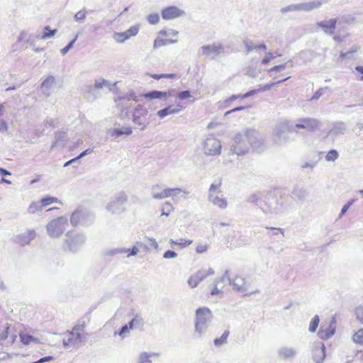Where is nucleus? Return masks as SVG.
Instances as JSON below:
<instances>
[{"mask_svg":"<svg viewBox=\"0 0 363 363\" xmlns=\"http://www.w3.org/2000/svg\"><path fill=\"white\" fill-rule=\"evenodd\" d=\"M269 76L274 80V82L265 84L259 90L265 91L271 89L276 84L289 79L291 76V70L287 63L274 66L269 70Z\"/></svg>","mask_w":363,"mask_h":363,"instance_id":"nucleus-1","label":"nucleus"},{"mask_svg":"<svg viewBox=\"0 0 363 363\" xmlns=\"http://www.w3.org/2000/svg\"><path fill=\"white\" fill-rule=\"evenodd\" d=\"M225 279L229 281L233 289L238 291L244 293L245 294H251L255 292L251 284L247 281L245 277L237 272L226 271L224 274Z\"/></svg>","mask_w":363,"mask_h":363,"instance_id":"nucleus-2","label":"nucleus"},{"mask_svg":"<svg viewBox=\"0 0 363 363\" xmlns=\"http://www.w3.org/2000/svg\"><path fill=\"white\" fill-rule=\"evenodd\" d=\"M338 20L337 18H330L329 20L322 21L318 23V26L323 31L326 33L333 35V39L337 43H342L345 39L349 36L347 32H345L344 34L335 33V28Z\"/></svg>","mask_w":363,"mask_h":363,"instance_id":"nucleus-3","label":"nucleus"},{"mask_svg":"<svg viewBox=\"0 0 363 363\" xmlns=\"http://www.w3.org/2000/svg\"><path fill=\"white\" fill-rule=\"evenodd\" d=\"M69 226V223L65 217H58L52 220L46 226L48 235L51 238H59Z\"/></svg>","mask_w":363,"mask_h":363,"instance_id":"nucleus-4","label":"nucleus"},{"mask_svg":"<svg viewBox=\"0 0 363 363\" xmlns=\"http://www.w3.org/2000/svg\"><path fill=\"white\" fill-rule=\"evenodd\" d=\"M178 32L174 30H160L156 39L154 40L153 48H159L162 46L177 42Z\"/></svg>","mask_w":363,"mask_h":363,"instance_id":"nucleus-5","label":"nucleus"},{"mask_svg":"<svg viewBox=\"0 0 363 363\" xmlns=\"http://www.w3.org/2000/svg\"><path fill=\"white\" fill-rule=\"evenodd\" d=\"M212 313L206 307L199 308L196 311L195 328L199 333H201L203 328L211 320Z\"/></svg>","mask_w":363,"mask_h":363,"instance_id":"nucleus-6","label":"nucleus"},{"mask_svg":"<svg viewBox=\"0 0 363 363\" xmlns=\"http://www.w3.org/2000/svg\"><path fill=\"white\" fill-rule=\"evenodd\" d=\"M203 151L207 155H218L221 151V145L220 141L213 138H208L203 144Z\"/></svg>","mask_w":363,"mask_h":363,"instance_id":"nucleus-7","label":"nucleus"},{"mask_svg":"<svg viewBox=\"0 0 363 363\" xmlns=\"http://www.w3.org/2000/svg\"><path fill=\"white\" fill-rule=\"evenodd\" d=\"M335 331V322L333 320L324 321L318 333V335L322 340H327L331 337Z\"/></svg>","mask_w":363,"mask_h":363,"instance_id":"nucleus-8","label":"nucleus"},{"mask_svg":"<svg viewBox=\"0 0 363 363\" xmlns=\"http://www.w3.org/2000/svg\"><path fill=\"white\" fill-rule=\"evenodd\" d=\"M213 274L214 271L212 268H208L206 270H199L195 274L189 277L188 284L191 288L196 287L206 277L213 275Z\"/></svg>","mask_w":363,"mask_h":363,"instance_id":"nucleus-9","label":"nucleus"},{"mask_svg":"<svg viewBox=\"0 0 363 363\" xmlns=\"http://www.w3.org/2000/svg\"><path fill=\"white\" fill-rule=\"evenodd\" d=\"M143 325V318L138 315H136L128 323V325H124L120 332L118 333V335L121 336H125L127 333H129L130 330H133L135 328H140Z\"/></svg>","mask_w":363,"mask_h":363,"instance_id":"nucleus-10","label":"nucleus"},{"mask_svg":"<svg viewBox=\"0 0 363 363\" xmlns=\"http://www.w3.org/2000/svg\"><path fill=\"white\" fill-rule=\"evenodd\" d=\"M319 125V121L314 118H305L298 120L296 127L299 129H306L309 131L315 130Z\"/></svg>","mask_w":363,"mask_h":363,"instance_id":"nucleus-11","label":"nucleus"},{"mask_svg":"<svg viewBox=\"0 0 363 363\" xmlns=\"http://www.w3.org/2000/svg\"><path fill=\"white\" fill-rule=\"evenodd\" d=\"M225 277L224 275L219 279H217L214 285L209 289V293L211 296H221L227 289V285L225 284Z\"/></svg>","mask_w":363,"mask_h":363,"instance_id":"nucleus-12","label":"nucleus"},{"mask_svg":"<svg viewBox=\"0 0 363 363\" xmlns=\"http://www.w3.org/2000/svg\"><path fill=\"white\" fill-rule=\"evenodd\" d=\"M183 14L184 11L177 6H168L161 12L162 17L164 20H172L180 17Z\"/></svg>","mask_w":363,"mask_h":363,"instance_id":"nucleus-13","label":"nucleus"},{"mask_svg":"<svg viewBox=\"0 0 363 363\" xmlns=\"http://www.w3.org/2000/svg\"><path fill=\"white\" fill-rule=\"evenodd\" d=\"M19 338L21 342L24 345H28L32 343L38 344L40 340L38 338L34 337L28 330H24L19 333Z\"/></svg>","mask_w":363,"mask_h":363,"instance_id":"nucleus-14","label":"nucleus"},{"mask_svg":"<svg viewBox=\"0 0 363 363\" xmlns=\"http://www.w3.org/2000/svg\"><path fill=\"white\" fill-rule=\"evenodd\" d=\"M183 108L184 107L180 104H177L175 106L170 105L157 111V114L160 118H162L168 115L177 113L180 112Z\"/></svg>","mask_w":363,"mask_h":363,"instance_id":"nucleus-15","label":"nucleus"},{"mask_svg":"<svg viewBox=\"0 0 363 363\" xmlns=\"http://www.w3.org/2000/svg\"><path fill=\"white\" fill-rule=\"evenodd\" d=\"M325 347L323 344L314 347L312 351L313 358L316 363H322L325 356Z\"/></svg>","mask_w":363,"mask_h":363,"instance_id":"nucleus-16","label":"nucleus"},{"mask_svg":"<svg viewBox=\"0 0 363 363\" xmlns=\"http://www.w3.org/2000/svg\"><path fill=\"white\" fill-rule=\"evenodd\" d=\"M181 191L182 190L179 188L165 189L160 193L155 194L153 197L157 199L172 197L179 194Z\"/></svg>","mask_w":363,"mask_h":363,"instance_id":"nucleus-17","label":"nucleus"},{"mask_svg":"<svg viewBox=\"0 0 363 363\" xmlns=\"http://www.w3.org/2000/svg\"><path fill=\"white\" fill-rule=\"evenodd\" d=\"M86 218V215L80 211H75L71 216L70 222L73 225H77Z\"/></svg>","mask_w":363,"mask_h":363,"instance_id":"nucleus-18","label":"nucleus"},{"mask_svg":"<svg viewBox=\"0 0 363 363\" xmlns=\"http://www.w3.org/2000/svg\"><path fill=\"white\" fill-rule=\"evenodd\" d=\"M255 92H256V91H250L245 94H233V95L230 96L229 98H228L227 99H225V106L226 107L229 106L230 105V104L236 99H243L250 96H252Z\"/></svg>","mask_w":363,"mask_h":363,"instance_id":"nucleus-19","label":"nucleus"},{"mask_svg":"<svg viewBox=\"0 0 363 363\" xmlns=\"http://www.w3.org/2000/svg\"><path fill=\"white\" fill-rule=\"evenodd\" d=\"M171 242L172 245L179 246L181 248H184L191 245L193 243V240L189 239L181 238L179 240L174 241L172 240Z\"/></svg>","mask_w":363,"mask_h":363,"instance_id":"nucleus-20","label":"nucleus"},{"mask_svg":"<svg viewBox=\"0 0 363 363\" xmlns=\"http://www.w3.org/2000/svg\"><path fill=\"white\" fill-rule=\"evenodd\" d=\"M113 38L114 40L118 43H124L125 40H128L125 31L120 32V33H114L113 35Z\"/></svg>","mask_w":363,"mask_h":363,"instance_id":"nucleus-21","label":"nucleus"},{"mask_svg":"<svg viewBox=\"0 0 363 363\" xmlns=\"http://www.w3.org/2000/svg\"><path fill=\"white\" fill-rule=\"evenodd\" d=\"M148 76L152 77L154 79L159 80L160 79H175L177 77V74L174 73L171 74H147Z\"/></svg>","mask_w":363,"mask_h":363,"instance_id":"nucleus-22","label":"nucleus"},{"mask_svg":"<svg viewBox=\"0 0 363 363\" xmlns=\"http://www.w3.org/2000/svg\"><path fill=\"white\" fill-rule=\"evenodd\" d=\"M35 237L34 232H28L26 235H23L18 237L19 242L23 244H28L31 240Z\"/></svg>","mask_w":363,"mask_h":363,"instance_id":"nucleus-23","label":"nucleus"},{"mask_svg":"<svg viewBox=\"0 0 363 363\" xmlns=\"http://www.w3.org/2000/svg\"><path fill=\"white\" fill-rule=\"evenodd\" d=\"M212 202L214 205L217 206L218 207L220 208H225L227 207V201L223 197H218L216 196L213 200Z\"/></svg>","mask_w":363,"mask_h":363,"instance_id":"nucleus-24","label":"nucleus"},{"mask_svg":"<svg viewBox=\"0 0 363 363\" xmlns=\"http://www.w3.org/2000/svg\"><path fill=\"white\" fill-rule=\"evenodd\" d=\"M229 331H225L223 335L219 338H216L214 340V344L216 346H220L227 342V339L229 336Z\"/></svg>","mask_w":363,"mask_h":363,"instance_id":"nucleus-25","label":"nucleus"},{"mask_svg":"<svg viewBox=\"0 0 363 363\" xmlns=\"http://www.w3.org/2000/svg\"><path fill=\"white\" fill-rule=\"evenodd\" d=\"M140 30L139 25H134L130 26L128 30H125L128 38L130 39L132 37L135 36Z\"/></svg>","mask_w":363,"mask_h":363,"instance_id":"nucleus-26","label":"nucleus"},{"mask_svg":"<svg viewBox=\"0 0 363 363\" xmlns=\"http://www.w3.org/2000/svg\"><path fill=\"white\" fill-rule=\"evenodd\" d=\"M352 340L357 344L363 345V328L358 330L352 336Z\"/></svg>","mask_w":363,"mask_h":363,"instance_id":"nucleus-27","label":"nucleus"},{"mask_svg":"<svg viewBox=\"0 0 363 363\" xmlns=\"http://www.w3.org/2000/svg\"><path fill=\"white\" fill-rule=\"evenodd\" d=\"M11 330V328L9 326H5L0 329V343L8 338Z\"/></svg>","mask_w":363,"mask_h":363,"instance_id":"nucleus-28","label":"nucleus"},{"mask_svg":"<svg viewBox=\"0 0 363 363\" xmlns=\"http://www.w3.org/2000/svg\"><path fill=\"white\" fill-rule=\"evenodd\" d=\"M319 322H320V319H319V317L318 315H315L311 323H310V325H309V331L311 332V333H314L317 330V328L319 325Z\"/></svg>","mask_w":363,"mask_h":363,"instance_id":"nucleus-29","label":"nucleus"},{"mask_svg":"<svg viewBox=\"0 0 363 363\" xmlns=\"http://www.w3.org/2000/svg\"><path fill=\"white\" fill-rule=\"evenodd\" d=\"M160 95H161V91H152L147 93H145L143 95L145 99H160Z\"/></svg>","mask_w":363,"mask_h":363,"instance_id":"nucleus-30","label":"nucleus"},{"mask_svg":"<svg viewBox=\"0 0 363 363\" xmlns=\"http://www.w3.org/2000/svg\"><path fill=\"white\" fill-rule=\"evenodd\" d=\"M57 202V199L52 196H48L46 198H43L40 199V203L42 206H47L54 203Z\"/></svg>","mask_w":363,"mask_h":363,"instance_id":"nucleus-31","label":"nucleus"},{"mask_svg":"<svg viewBox=\"0 0 363 363\" xmlns=\"http://www.w3.org/2000/svg\"><path fill=\"white\" fill-rule=\"evenodd\" d=\"M45 31L43 33V34L41 36V39H43V40L48 39L50 37H52L53 35H55V34L57 32L56 29L50 30L49 26H46L45 28Z\"/></svg>","mask_w":363,"mask_h":363,"instance_id":"nucleus-32","label":"nucleus"},{"mask_svg":"<svg viewBox=\"0 0 363 363\" xmlns=\"http://www.w3.org/2000/svg\"><path fill=\"white\" fill-rule=\"evenodd\" d=\"M155 355V354H147L143 352L140 355L138 363H150V357Z\"/></svg>","mask_w":363,"mask_h":363,"instance_id":"nucleus-33","label":"nucleus"},{"mask_svg":"<svg viewBox=\"0 0 363 363\" xmlns=\"http://www.w3.org/2000/svg\"><path fill=\"white\" fill-rule=\"evenodd\" d=\"M209 245L207 243L200 242L196 247V252L199 254H203L207 252Z\"/></svg>","mask_w":363,"mask_h":363,"instance_id":"nucleus-34","label":"nucleus"},{"mask_svg":"<svg viewBox=\"0 0 363 363\" xmlns=\"http://www.w3.org/2000/svg\"><path fill=\"white\" fill-rule=\"evenodd\" d=\"M354 313L357 320L363 325V306L357 307Z\"/></svg>","mask_w":363,"mask_h":363,"instance_id":"nucleus-35","label":"nucleus"},{"mask_svg":"<svg viewBox=\"0 0 363 363\" xmlns=\"http://www.w3.org/2000/svg\"><path fill=\"white\" fill-rule=\"evenodd\" d=\"M338 152L335 150H330L326 156L325 160L327 161H335L338 157Z\"/></svg>","mask_w":363,"mask_h":363,"instance_id":"nucleus-36","label":"nucleus"},{"mask_svg":"<svg viewBox=\"0 0 363 363\" xmlns=\"http://www.w3.org/2000/svg\"><path fill=\"white\" fill-rule=\"evenodd\" d=\"M147 21L152 25L157 24L160 21V16L157 13H151L148 15Z\"/></svg>","mask_w":363,"mask_h":363,"instance_id":"nucleus-37","label":"nucleus"},{"mask_svg":"<svg viewBox=\"0 0 363 363\" xmlns=\"http://www.w3.org/2000/svg\"><path fill=\"white\" fill-rule=\"evenodd\" d=\"M191 96V92L187 90L180 91L177 94V98L181 101L190 99Z\"/></svg>","mask_w":363,"mask_h":363,"instance_id":"nucleus-38","label":"nucleus"},{"mask_svg":"<svg viewBox=\"0 0 363 363\" xmlns=\"http://www.w3.org/2000/svg\"><path fill=\"white\" fill-rule=\"evenodd\" d=\"M173 210V206L170 203H165L162 207V214L168 216L169 213Z\"/></svg>","mask_w":363,"mask_h":363,"instance_id":"nucleus-39","label":"nucleus"},{"mask_svg":"<svg viewBox=\"0 0 363 363\" xmlns=\"http://www.w3.org/2000/svg\"><path fill=\"white\" fill-rule=\"evenodd\" d=\"M276 57L277 55H274L272 52H268L266 54L265 57L262 60V64L266 65Z\"/></svg>","mask_w":363,"mask_h":363,"instance_id":"nucleus-40","label":"nucleus"},{"mask_svg":"<svg viewBox=\"0 0 363 363\" xmlns=\"http://www.w3.org/2000/svg\"><path fill=\"white\" fill-rule=\"evenodd\" d=\"M88 152H90L89 150H84V152H82L79 156H77V157L67 162L65 164V167L66 166H68L71 163H72L73 162L76 161L77 160L84 157V155H86Z\"/></svg>","mask_w":363,"mask_h":363,"instance_id":"nucleus-41","label":"nucleus"},{"mask_svg":"<svg viewBox=\"0 0 363 363\" xmlns=\"http://www.w3.org/2000/svg\"><path fill=\"white\" fill-rule=\"evenodd\" d=\"M40 207L37 203H33L29 206L28 211L30 213H35L36 211H39Z\"/></svg>","mask_w":363,"mask_h":363,"instance_id":"nucleus-42","label":"nucleus"},{"mask_svg":"<svg viewBox=\"0 0 363 363\" xmlns=\"http://www.w3.org/2000/svg\"><path fill=\"white\" fill-rule=\"evenodd\" d=\"M77 36H76L66 47L62 49L61 52L62 54H65L73 45L76 41Z\"/></svg>","mask_w":363,"mask_h":363,"instance_id":"nucleus-43","label":"nucleus"},{"mask_svg":"<svg viewBox=\"0 0 363 363\" xmlns=\"http://www.w3.org/2000/svg\"><path fill=\"white\" fill-rule=\"evenodd\" d=\"M163 257L166 259L174 258L177 257V253L172 250H167L164 253Z\"/></svg>","mask_w":363,"mask_h":363,"instance_id":"nucleus-44","label":"nucleus"},{"mask_svg":"<svg viewBox=\"0 0 363 363\" xmlns=\"http://www.w3.org/2000/svg\"><path fill=\"white\" fill-rule=\"evenodd\" d=\"M138 248L137 247H133L132 249H128L125 250L128 257L133 256L136 255L138 252Z\"/></svg>","mask_w":363,"mask_h":363,"instance_id":"nucleus-45","label":"nucleus"},{"mask_svg":"<svg viewBox=\"0 0 363 363\" xmlns=\"http://www.w3.org/2000/svg\"><path fill=\"white\" fill-rule=\"evenodd\" d=\"M85 17H86V13H85V11H78L75 14V18L77 21L83 20L85 18Z\"/></svg>","mask_w":363,"mask_h":363,"instance_id":"nucleus-46","label":"nucleus"},{"mask_svg":"<svg viewBox=\"0 0 363 363\" xmlns=\"http://www.w3.org/2000/svg\"><path fill=\"white\" fill-rule=\"evenodd\" d=\"M266 45H264V44H260L259 45H255V46H252V45H247V51H251L254 49H262V50H266Z\"/></svg>","mask_w":363,"mask_h":363,"instance_id":"nucleus-47","label":"nucleus"},{"mask_svg":"<svg viewBox=\"0 0 363 363\" xmlns=\"http://www.w3.org/2000/svg\"><path fill=\"white\" fill-rule=\"evenodd\" d=\"M174 90H169L168 91H161V95H160L161 99H167L172 95Z\"/></svg>","mask_w":363,"mask_h":363,"instance_id":"nucleus-48","label":"nucleus"},{"mask_svg":"<svg viewBox=\"0 0 363 363\" xmlns=\"http://www.w3.org/2000/svg\"><path fill=\"white\" fill-rule=\"evenodd\" d=\"M247 107L245 106H238V107H236V108H234L230 111H228L225 113V116H227L231 113H233V112H235V111H242L244 109H245Z\"/></svg>","mask_w":363,"mask_h":363,"instance_id":"nucleus-49","label":"nucleus"},{"mask_svg":"<svg viewBox=\"0 0 363 363\" xmlns=\"http://www.w3.org/2000/svg\"><path fill=\"white\" fill-rule=\"evenodd\" d=\"M220 185H221V182H218L217 184H212L210 186V191H215V190L219 189Z\"/></svg>","mask_w":363,"mask_h":363,"instance_id":"nucleus-50","label":"nucleus"},{"mask_svg":"<svg viewBox=\"0 0 363 363\" xmlns=\"http://www.w3.org/2000/svg\"><path fill=\"white\" fill-rule=\"evenodd\" d=\"M355 69L358 73L361 74L359 79L363 81V66H357Z\"/></svg>","mask_w":363,"mask_h":363,"instance_id":"nucleus-51","label":"nucleus"},{"mask_svg":"<svg viewBox=\"0 0 363 363\" xmlns=\"http://www.w3.org/2000/svg\"><path fill=\"white\" fill-rule=\"evenodd\" d=\"M7 130V124L4 121H0V131H6Z\"/></svg>","mask_w":363,"mask_h":363,"instance_id":"nucleus-52","label":"nucleus"},{"mask_svg":"<svg viewBox=\"0 0 363 363\" xmlns=\"http://www.w3.org/2000/svg\"><path fill=\"white\" fill-rule=\"evenodd\" d=\"M51 359H52V357L47 356V357H43V358L40 359L39 360H38L36 362V363H43V362H47V361H50Z\"/></svg>","mask_w":363,"mask_h":363,"instance_id":"nucleus-53","label":"nucleus"},{"mask_svg":"<svg viewBox=\"0 0 363 363\" xmlns=\"http://www.w3.org/2000/svg\"><path fill=\"white\" fill-rule=\"evenodd\" d=\"M352 201H350V202H348L347 204H345V205L343 206L342 209L341 213H342V214H344V213H345L348 210V208H350V206L352 205Z\"/></svg>","mask_w":363,"mask_h":363,"instance_id":"nucleus-54","label":"nucleus"},{"mask_svg":"<svg viewBox=\"0 0 363 363\" xmlns=\"http://www.w3.org/2000/svg\"><path fill=\"white\" fill-rule=\"evenodd\" d=\"M0 173L2 174V175H10V172H8L7 170L3 169V168H0Z\"/></svg>","mask_w":363,"mask_h":363,"instance_id":"nucleus-55","label":"nucleus"},{"mask_svg":"<svg viewBox=\"0 0 363 363\" xmlns=\"http://www.w3.org/2000/svg\"><path fill=\"white\" fill-rule=\"evenodd\" d=\"M131 133H132L131 128H127V130L124 133H123L121 131H119V132H118V134L121 135V134H123V133H125V134L128 135V134H130Z\"/></svg>","mask_w":363,"mask_h":363,"instance_id":"nucleus-56","label":"nucleus"},{"mask_svg":"<svg viewBox=\"0 0 363 363\" xmlns=\"http://www.w3.org/2000/svg\"><path fill=\"white\" fill-rule=\"evenodd\" d=\"M4 112V107L3 104H0V116L3 115Z\"/></svg>","mask_w":363,"mask_h":363,"instance_id":"nucleus-57","label":"nucleus"},{"mask_svg":"<svg viewBox=\"0 0 363 363\" xmlns=\"http://www.w3.org/2000/svg\"><path fill=\"white\" fill-rule=\"evenodd\" d=\"M16 335L15 334H13L11 336V343H13L16 340Z\"/></svg>","mask_w":363,"mask_h":363,"instance_id":"nucleus-58","label":"nucleus"},{"mask_svg":"<svg viewBox=\"0 0 363 363\" xmlns=\"http://www.w3.org/2000/svg\"><path fill=\"white\" fill-rule=\"evenodd\" d=\"M313 4H314V6H316V7H317V6H320V5L322 4V2H321V1H318V2H317L316 4H315V3H313Z\"/></svg>","mask_w":363,"mask_h":363,"instance_id":"nucleus-59","label":"nucleus"},{"mask_svg":"<svg viewBox=\"0 0 363 363\" xmlns=\"http://www.w3.org/2000/svg\"><path fill=\"white\" fill-rule=\"evenodd\" d=\"M357 50H358V48H355L352 49V50L351 51V52H357Z\"/></svg>","mask_w":363,"mask_h":363,"instance_id":"nucleus-60","label":"nucleus"},{"mask_svg":"<svg viewBox=\"0 0 363 363\" xmlns=\"http://www.w3.org/2000/svg\"><path fill=\"white\" fill-rule=\"evenodd\" d=\"M360 363H363V354L362 355L361 357V359H360Z\"/></svg>","mask_w":363,"mask_h":363,"instance_id":"nucleus-61","label":"nucleus"},{"mask_svg":"<svg viewBox=\"0 0 363 363\" xmlns=\"http://www.w3.org/2000/svg\"><path fill=\"white\" fill-rule=\"evenodd\" d=\"M69 233H67L66 234V236H67V237H68V236L69 235Z\"/></svg>","mask_w":363,"mask_h":363,"instance_id":"nucleus-62","label":"nucleus"},{"mask_svg":"<svg viewBox=\"0 0 363 363\" xmlns=\"http://www.w3.org/2000/svg\"><path fill=\"white\" fill-rule=\"evenodd\" d=\"M66 242H67L68 245H69V244H70V243H69V242L67 240H66Z\"/></svg>","mask_w":363,"mask_h":363,"instance_id":"nucleus-63","label":"nucleus"},{"mask_svg":"<svg viewBox=\"0 0 363 363\" xmlns=\"http://www.w3.org/2000/svg\"><path fill=\"white\" fill-rule=\"evenodd\" d=\"M2 358L0 357V360Z\"/></svg>","mask_w":363,"mask_h":363,"instance_id":"nucleus-64","label":"nucleus"}]
</instances>
